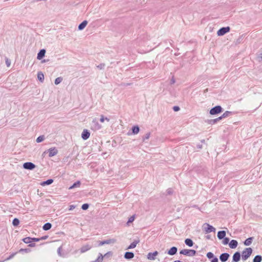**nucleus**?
Wrapping results in <instances>:
<instances>
[{
	"instance_id": "nucleus-32",
	"label": "nucleus",
	"mask_w": 262,
	"mask_h": 262,
	"mask_svg": "<svg viewBox=\"0 0 262 262\" xmlns=\"http://www.w3.org/2000/svg\"><path fill=\"white\" fill-rule=\"evenodd\" d=\"M63 78L61 77H57L55 79L54 83L56 85L59 84L62 81Z\"/></svg>"
},
{
	"instance_id": "nucleus-6",
	"label": "nucleus",
	"mask_w": 262,
	"mask_h": 262,
	"mask_svg": "<svg viewBox=\"0 0 262 262\" xmlns=\"http://www.w3.org/2000/svg\"><path fill=\"white\" fill-rule=\"evenodd\" d=\"M230 30V28L229 27H222L217 31V34L218 36H223L229 32Z\"/></svg>"
},
{
	"instance_id": "nucleus-22",
	"label": "nucleus",
	"mask_w": 262,
	"mask_h": 262,
	"mask_svg": "<svg viewBox=\"0 0 262 262\" xmlns=\"http://www.w3.org/2000/svg\"><path fill=\"white\" fill-rule=\"evenodd\" d=\"M185 244L189 247H192L194 243L191 239L186 238L185 240Z\"/></svg>"
},
{
	"instance_id": "nucleus-44",
	"label": "nucleus",
	"mask_w": 262,
	"mask_h": 262,
	"mask_svg": "<svg viewBox=\"0 0 262 262\" xmlns=\"http://www.w3.org/2000/svg\"><path fill=\"white\" fill-rule=\"evenodd\" d=\"M134 220H135V216L133 215L129 218L127 223L129 224V223H132L134 221Z\"/></svg>"
},
{
	"instance_id": "nucleus-31",
	"label": "nucleus",
	"mask_w": 262,
	"mask_h": 262,
	"mask_svg": "<svg viewBox=\"0 0 262 262\" xmlns=\"http://www.w3.org/2000/svg\"><path fill=\"white\" fill-rule=\"evenodd\" d=\"M23 241L26 244H29L30 243H32L31 237H27L24 238L23 239Z\"/></svg>"
},
{
	"instance_id": "nucleus-14",
	"label": "nucleus",
	"mask_w": 262,
	"mask_h": 262,
	"mask_svg": "<svg viewBox=\"0 0 262 262\" xmlns=\"http://www.w3.org/2000/svg\"><path fill=\"white\" fill-rule=\"evenodd\" d=\"M238 242L235 239H232L229 243V247L231 249H234L237 247Z\"/></svg>"
},
{
	"instance_id": "nucleus-63",
	"label": "nucleus",
	"mask_w": 262,
	"mask_h": 262,
	"mask_svg": "<svg viewBox=\"0 0 262 262\" xmlns=\"http://www.w3.org/2000/svg\"><path fill=\"white\" fill-rule=\"evenodd\" d=\"M197 147H198V148H200V149L202 148V145H199H199H197Z\"/></svg>"
},
{
	"instance_id": "nucleus-16",
	"label": "nucleus",
	"mask_w": 262,
	"mask_h": 262,
	"mask_svg": "<svg viewBox=\"0 0 262 262\" xmlns=\"http://www.w3.org/2000/svg\"><path fill=\"white\" fill-rule=\"evenodd\" d=\"M226 232L224 230L219 231L217 232V236L219 239H222L226 236Z\"/></svg>"
},
{
	"instance_id": "nucleus-54",
	"label": "nucleus",
	"mask_w": 262,
	"mask_h": 262,
	"mask_svg": "<svg viewBox=\"0 0 262 262\" xmlns=\"http://www.w3.org/2000/svg\"><path fill=\"white\" fill-rule=\"evenodd\" d=\"M131 84H132L131 83H122L121 84V85L126 86L131 85Z\"/></svg>"
},
{
	"instance_id": "nucleus-1",
	"label": "nucleus",
	"mask_w": 262,
	"mask_h": 262,
	"mask_svg": "<svg viewBox=\"0 0 262 262\" xmlns=\"http://www.w3.org/2000/svg\"><path fill=\"white\" fill-rule=\"evenodd\" d=\"M253 250L251 248H246L243 251L241 254L242 259L243 260H246L248 258L250 257L252 254Z\"/></svg>"
},
{
	"instance_id": "nucleus-23",
	"label": "nucleus",
	"mask_w": 262,
	"mask_h": 262,
	"mask_svg": "<svg viewBox=\"0 0 262 262\" xmlns=\"http://www.w3.org/2000/svg\"><path fill=\"white\" fill-rule=\"evenodd\" d=\"M52 227V224L50 223H47L45 224L42 227L44 230L47 231L50 230Z\"/></svg>"
},
{
	"instance_id": "nucleus-34",
	"label": "nucleus",
	"mask_w": 262,
	"mask_h": 262,
	"mask_svg": "<svg viewBox=\"0 0 262 262\" xmlns=\"http://www.w3.org/2000/svg\"><path fill=\"white\" fill-rule=\"evenodd\" d=\"M19 224V220L17 218H14L12 221V224L14 226H17Z\"/></svg>"
},
{
	"instance_id": "nucleus-9",
	"label": "nucleus",
	"mask_w": 262,
	"mask_h": 262,
	"mask_svg": "<svg viewBox=\"0 0 262 262\" xmlns=\"http://www.w3.org/2000/svg\"><path fill=\"white\" fill-rule=\"evenodd\" d=\"M90 132L88 129H84L81 134V138L84 140H86L90 137Z\"/></svg>"
},
{
	"instance_id": "nucleus-26",
	"label": "nucleus",
	"mask_w": 262,
	"mask_h": 262,
	"mask_svg": "<svg viewBox=\"0 0 262 262\" xmlns=\"http://www.w3.org/2000/svg\"><path fill=\"white\" fill-rule=\"evenodd\" d=\"M53 182V180L52 179H50L47 180V181H43L41 183V185L42 186L44 185H49L51 184Z\"/></svg>"
},
{
	"instance_id": "nucleus-43",
	"label": "nucleus",
	"mask_w": 262,
	"mask_h": 262,
	"mask_svg": "<svg viewBox=\"0 0 262 262\" xmlns=\"http://www.w3.org/2000/svg\"><path fill=\"white\" fill-rule=\"evenodd\" d=\"M219 121L218 118H216L214 119H211L209 121V123L210 124H215Z\"/></svg>"
},
{
	"instance_id": "nucleus-13",
	"label": "nucleus",
	"mask_w": 262,
	"mask_h": 262,
	"mask_svg": "<svg viewBox=\"0 0 262 262\" xmlns=\"http://www.w3.org/2000/svg\"><path fill=\"white\" fill-rule=\"evenodd\" d=\"M46 52L45 49H41L37 54V58L39 60L41 59L45 56Z\"/></svg>"
},
{
	"instance_id": "nucleus-15",
	"label": "nucleus",
	"mask_w": 262,
	"mask_h": 262,
	"mask_svg": "<svg viewBox=\"0 0 262 262\" xmlns=\"http://www.w3.org/2000/svg\"><path fill=\"white\" fill-rule=\"evenodd\" d=\"M177 251L178 249L176 247H172L167 251V254L170 255H173L177 253Z\"/></svg>"
},
{
	"instance_id": "nucleus-19",
	"label": "nucleus",
	"mask_w": 262,
	"mask_h": 262,
	"mask_svg": "<svg viewBox=\"0 0 262 262\" xmlns=\"http://www.w3.org/2000/svg\"><path fill=\"white\" fill-rule=\"evenodd\" d=\"M92 247L89 245H86L83 246H82L80 249V252L81 253H84L86 252L87 251L91 249Z\"/></svg>"
},
{
	"instance_id": "nucleus-56",
	"label": "nucleus",
	"mask_w": 262,
	"mask_h": 262,
	"mask_svg": "<svg viewBox=\"0 0 262 262\" xmlns=\"http://www.w3.org/2000/svg\"><path fill=\"white\" fill-rule=\"evenodd\" d=\"M48 237V236L47 235H45V236H42L40 238V240H45Z\"/></svg>"
},
{
	"instance_id": "nucleus-47",
	"label": "nucleus",
	"mask_w": 262,
	"mask_h": 262,
	"mask_svg": "<svg viewBox=\"0 0 262 262\" xmlns=\"http://www.w3.org/2000/svg\"><path fill=\"white\" fill-rule=\"evenodd\" d=\"M243 39V35H242L240 37H239V38L238 39H237V40L236 41V43H241Z\"/></svg>"
},
{
	"instance_id": "nucleus-28",
	"label": "nucleus",
	"mask_w": 262,
	"mask_h": 262,
	"mask_svg": "<svg viewBox=\"0 0 262 262\" xmlns=\"http://www.w3.org/2000/svg\"><path fill=\"white\" fill-rule=\"evenodd\" d=\"M37 78L40 81L43 82L44 80V75L41 72H38Z\"/></svg>"
},
{
	"instance_id": "nucleus-36",
	"label": "nucleus",
	"mask_w": 262,
	"mask_h": 262,
	"mask_svg": "<svg viewBox=\"0 0 262 262\" xmlns=\"http://www.w3.org/2000/svg\"><path fill=\"white\" fill-rule=\"evenodd\" d=\"M206 256L208 259H213L215 257L213 253L211 252H208L206 254Z\"/></svg>"
},
{
	"instance_id": "nucleus-4",
	"label": "nucleus",
	"mask_w": 262,
	"mask_h": 262,
	"mask_svg": "<svg viewBox=\"0 0 262 262\" xmlns=\"http://www.w3.org/2000/svg\"><path fill=\"white\" fill-rule=\"evenodd\" d=\"M102 126L98 123L96 118L93 119L91 123V128L94 130H97L101 129Z\"/></svg>"
},
{
	"instance_id": "nucleus-60",
	"label": "nucleus",
	"mask_w": 262,
	"mask_h": 262,
	"mask_svg": "<svg viewBox=\"0 0 262 262\" xmlns=\"http://www.w3.org/2000/svg\"><path fill=\"white\" fill-rule=\"evenodd\" d=\"M103 245H104L103 241H100L99 242V246H102Z\"/></svg>"
},
{
	"instance_id": "nucleus-41",
	"label": "nucleus",
	"mask_w": 262,
	"mask_h": 262,
	"mask_svg": "<svg viewBox=\"0 0 262 262\" xmlns=\"http://www.w3.org/2000/svg\"><path fill=\"white\" fill-rule=\"evenodd\" d=\"M89 207V205L87 203L83 204L81 206V209L83 210H87Z\"/></svg>"
},
{
	"instance_id": "nucleus-25",
	"label": "nucleus",
	"mask_w": 262,
	"mask_h": 262,
	"mask_svg": "<svg viewBox=\"0 0 262 262\" xmlns=\"http://www.w3.org/2000/svg\"><path fill=\"white\" fill-rule=\"evenodd\" d=\"M132 130L133 134H137L139 132L140 128L138 125H136L132 127Z\"/></svg>"
},
{
	"instance_id": "nucleus-18",
	"label": "nucleus",
	"mask_w": 262,
	"mask_h": 262,
	"mask_svg": "<svg viewBox=\"0 0 262 262\" xmlns=\"http://www.w3.org/2000/svg\"><path fill=\"white\" fill-rule=\"evenodd\" d=\"M134 257V254L132 252H126L124 254V258L127 259H130Z\"/></svg>"
},
{
	"instance_id": "nucleus-49",
	"label": "nucleus",
	"mask_w": 262,
	"mask_h": 262,
	"mask_svg": "<svg viewBox=\"0 0 262 262\" xmlns=\"http://www.w3.org/2000/svg\"><path fill=\"white\" fill-rule=\"evenodd\" d=\"M31 241L32 242H39L40 241V238L31 237Z\"/></svg>"
},
{
	"instance_id": "nucleus-20",
	"label": "nucleus",
	"mask_w": 262,
	"mask_h": 262,
	"mask_svg": "<svg viewBox=\"0 0 262 262\" xmlns=\"http://www.w3.org/2000/svg\"><path fill=\"white\" fill-rule=\"evenodd\" d=\"M88 21L86 20L83 21L81 23H80L78 26V30H82L87 25Z\"/></svg>"
},
{
	"instance_id": "nucleus-55",
	"label": "nucleus",
	"mask_w": 262,
	"mask_h": 262,
	"mask_svg": "<svg viewBox=\"0 0 262 262\" xmlns=\"http://www.w3.org/2000/svg\"><path fill=\"white\" fill-rule=\"evenodd\" d=\"M219 260L216 257H214L212 260L211 262H218Z\"/></svg>"
},
{
	"instance_id": "nucleus-5",
	"label": "nucleus",
	"mask_w": 262,
	"mask_h": 262,
	"mask_svg": "<svg viewBox=\"0 0 262 262\" xmlns=\"http://www.w3.org/2000/svg\"><path fill=\"white\" fill-rule=\"evenodd\" d=\"M203 229L206 233H210L212 232H215V228L212 226L210 225L207 223H205L203 225Z\"/></svg>"
},
{
	"instance_id": "nucleus-21",
	"label": "nucleus",
	"mask_w": 262,
	"mask_h": 262,
	"mask_svg": "<svg viewBox=\"0 0 262 262\" xmlns=\"http://www.w3.org/2000/svg\"><path fill=\"white\" fill-rule=\"evenodd\" d=\"M253 237H250L247 238L244 242V244L245 246H249L251 244L252 242L253 239Z\"/></svg>"
},
{
	"instance_id": "nucleus-35",
	"label": "nucleus",
	"mask_w": 262,
	"mask_h": 262,
	"mask_svg": "<svg viewBox=\"0 0 262 262\" xmlns=\"http://www.w3.org/2000/svg\"><path fill=\"white\" fill-rule=\"evenodd\" d=\"M233 114V113L230 111H226L225 113L223 114V117L225 118H226L231 115Z\"/></svg>"
},
{
	"instance_id": "nucleus-33",
	"label": "nucleus",
	"mask_w": 262,
	"mask_h": 262,
	"mask_svg": "<svg viewBox=\"0 0 262 262\" xmlns=\"http://www.w3.org/2000/svg\"><path fill=\"white\" fill-rule=\"evenodd\" d=\"M45 139L44 135L39 136L36 139V142L37 143H40L42 141H43Z\"/></svg>"
},
{
	"instance_id": "nucleus-24",
	"label": "nucleus",
	"mask_w": 262,
	"mask_h": 262,
	"mask_svg": "<svg viewBox=\"0 0 262 262\" xmlns=\"http://www.w3.org/2000/svg\"><path fill=\"white\" fill-rule=\"evenodd\" d=\"M104 244H114L116 242V239L115 238H110L105 241H103Z\"/></svg>"
},
{
	"instance_id": "nucleus-37",
	"label": "nucleus",
	"mask_w": 262,
	"mask_h": 262,
	"mask_svg": "<svg viewBox=\"0 0 262 262\" xmlns=\"http://www.w3.org/2000/svg\"><path fill=\"white\" fill-rule=\"evenodd\" d=\"M222 239H223L222 241L223 244L226 245L229 243V238L228 237H225Z\"/></svg>"
},
{
	"instance_id": "nucleus-12",
	"label": "nucleus",
	"mask_w": 262,
	"mask_h": 262,
	"mask_svg": "<svg viewBox=\"0 0 262 262\" xmlns=\"http://www.w3.org/2000/svg\"><path fill=\"white\" fill-rule=\"evenodd\" d=\"M158 251H156L152 253L149 252L148 253L147 257L149 260H154L156 259L155 256L158 255Z\"/></svg>"
},
{
	"instance_id": "nucleus-48",
	"label": "nucleus",
	"mask_w": 262,
	"mask_h": 262,
	"mask_svg": "<svg viewBox=\"0 0 262 262\" xmlns=\"http://www.w3.org/2000/svg\"><path fill=\"white\" fill-rule=\"evenodd\" d=\"M166 192L167 194L170 195L173 193V190L172 188H169L167 190Z\"/></svg>"
},
{
	"instance_id": "nucleus-59",
	"label": "nucleus",
	"mask_w": 262,
	"mask_h": 262,
	"mask_svg": "<svg viewBox=\"0 0 262 262\" xmlns=\"http://www.w3.org/2000/svg\"><path fill=\"white\" fill-rule=\"evenodd\" d=\"M6 64L8 67H9L10 65V62L8 60V59H7L6 61Z\"/></svg>"
},
{
	"instance_id": "nucleus-53",
	"label": "nucleus",
	"mask_w": 262,
	"mask_h": 262,
	"mask_svg": "<svg viewBox=\"0 0 262 262\" xmlns=\"http://www.w3.org/2000/svg\"><path fill=\"white\" fill-rule=\"evenodd\" d=\"M100 121L102 123L104 122V117L103 115H101L100 116Z\"/></svg>"
},
{
	"instance_id": "nucleus-62",
	"label": "nucleus",
	"mask_w": 262,
	"mask_h": 262,
	"mask_svg": "<svg viewBox=\"0 0 262 262\" xmlns=\"http://www.w3.org/2000/svg\"><path fill=\"white\" fill-rule=\"evenodd\" d=\"M104 120L107 121V122L110 121V119L107 117H104Z\"/></svg>"
},
{
	"instance_id": "nucleus-51",
	"label": "nucleus",
	"mask_w": 262,
	"mask_h": 262,
	"mask_svg": "<svg viewBox=\"0 0 262 262\" xmlns=\"http://www.w3.org/2000/svg\"><path fill=\"white\" fill-rule=\"evenodd\" d=\"M173 110L174 112H177L180 110V107L178 106H174L173 107Z\"/></svg>"
},
{
	"instance_id": "nucleus-38",
	"label": "nucleus",
	"mask_w": 262,
	"mask_h": 262,
	"mask_svg": "<svg viewBox=\"0 0 262 262\" xmlns=\"http://www.w3.org/2000/svg\"><path fill=\"white\" fill-rule=\"evenodd\" d=\"M150 136V133H146L143 137V141H145L146 140H147L149 138Z\"/></svg>"
},
{
	"instance_id": "nucleus-11",
	"label": "nucleus",
	"mask_w": 262,
	"mask_h": 262,
	"mask_svg": "<svg viewBox=\"0 0 262 262\" xmlns=\"http://www.w3.org/2000/svg\"><path fill=\"white\" fill-rule=\"evenodd\" d=\"M49 157H52L56 155L58 153V150L55 148H51L48 149Z\"/></svg>"
},
{
	"instance_id": "nucleus-46",
	"label": "nucleus",
	"mask_w": 262,
	"mask_h": 262,
	"mask_svg": "<svg viewBox=\"0 0 262 262\" xmlns=\"http://www.w3.org/2000/svg\"><path fill=\"white\" fill-rule=\"evenodd\" d=\"M105 64L104 63H100V64H99L98 66H97V67L100 69V70H102L103 69H104V67H105Z\"/></svg>"
},
{
	"instance_id": "nucleus-30",
	"label": "nucleus",
	"mask_w": 262,
	"mask_h": 262,
	"mask_svg": "<svg viewBox=\"0 0 262 262\" xmlns=\"http://www.w3.org/2000/svg\"><path fill=\"white\" fill-rule=\"evenodd\" d=\"M103 259V255L101 253H99L98 258L95 261H91V262H102Z\"/></svg>"
},
{
	"instance_id": "nucleus-10",
	"label": "nucleus",
	"mask_w": 262,
	"mask_h": 262,
	"mask_svg": "<svg viewBox=\"0 0 262 262\" xmlns=\"http://www.w3.org/2000/svg\"><path fill=\"white\" fill-rule=\"evenodd\" d=\"M230 256L229 254L227 253H224L220 255V259L222 262H226Z\"/></svg>"
},
{
	"instance_id": "nucleus-50",
	"label": "nucleus",
	"mask_w": 262,
	"mask_h": 262,
	"mask_svg": "<svg viewBox=\"0 0 262 262\" xmlns=\"http://www.w3.org/2000/svg\"><path fill=\"white\" fill-rule=\"evenodd\" d=\"M257 58L259 61H261L262 60V53H260L259 54H258Z\"/></svg>"
},
{
	"instance_id": "nucleus-61",
	"label": "nucleus",
	"mask_w": 262,
	"mask_h": 262,
	"mask_svg": "<svg viewBox=\"0 0 262 262\" xmlns=\"http://www.w3.org/2000/svg\"><path fill=\"white\" fill-rule=\"evenodd\" d=\"M218 120L219 121L222 120V119L224 118V117H223V115L222 116H221L220 117H218Z\"/></svg>"
},
{
	"instance_id": "nucleus-7",
	"label": "nucleus",
	"mask_w": 262,
	"mask_h": 262,
	"mask_svg": "<svg viewBox=\"0 0 262 262\" xmlns=\"http://www.w3.org/2000/svg\"><path fill=\"white\" fill-rule=\"evenodd\" d=\"M36 167V165L30 162H25L23 164V168L25 169L33 170Z\"/></svg>"
},
{
	"instance_id": "nucleus-3",
	"label": "nucleus",
	"mask_w": 262,
	"mask_h": 262,
	"mask_svg": "<svg viewBox=\"0 0 262 262\" xmlns=\"http://www.w3.org/2000/svg\"><path fill=\"white\" fill-rule=\"evenodd\" d=\"M223 111V109L220 105H216L210 110L209 113L211 115H215L222 113Z\"/></svg>"
},
{
	"instance_id": "nucleus-27",
	"label": "nucleus",
	"mask_w": 262,
	"mask_h": 262,
	"mask_svg": "<svg viewBox=\"0 0 262 262\" xmlns=\"http://www.w3.org/2000/svg\"><path fill=\"white\" fill-rule=\"evenodd\" d=\"M262 256L260 255H256L253 259V262H261Z\"/></svg>"
},
{
	"instance_id": "nucleus-52",
	"label": "nucleus",
	"mask_w": 262,
	"mask_h": 262,
	"mask_svg": "<svg viewBox=\"0 0 262 262\" xmlns=\"http://www.w3.org/2000/svg\"><path fill=\"white\" fill-rule=\"evenodd\" d=\"M76 207V206L74 205H71L69 206V210L71 211L75 209Z\"/></svg>"
},
{
	"instance_id": "nucleus-29",
	"label": "nucleus",
	"mask_w": 262,
	"mask_h": 262,
	"mask_svg": "<svg viewBox=\"0 0 262 262\" xmlns=\"http://www.w3.org/2000/svg\"><path fill=\"white\" fill-rule=\"evenodd\" d=\"M81 184V183L79 181H77L75 182L71 186L69 187V189H71L74 188L79 187Z\"/></svg>"
},
{
	"instance_id": "nucleus-58",
	"label": "nucleus",
	"mask_w": 262,
	"mask_h": 262,
	"mask_svg": "<svg viewBox=\"0 0 262 262\" xmlns=\"http://www.w3.org/2000/svg\"><path fill=\"white\" fill-rule=\"evenodd\" d=\"M29 246L30 247H34L35 246V243H29Z\"/></svg>"
},
{
	"instance_id": "nucleus-2",
	"label": "nucleus",
	"mask_w": 262,
	"mask_h": 262,
	"mask_svg": "<svg viewBox=\"0 0 262 262\" xmlns=\"http://www.w3.org/2000/svg\"><path fill=\"white\" fill-rule=\"evenodd\" d=\"M196 253V251L192 249H183L180 251V254L188 256H193Z\"/></svg>"
},
{
	"instance_id": "nucleus-64",
	"label": "nucleus",
	"mask_w": 262,
	"mask_h": 262,
	"mask_svg": "<svg viewBox=\"0 0 262 262\" xmlns=\"http://www.w3.org/2000/svg\"><path fill=\"white\" fill-rule=\"evenodd\" d=\"M173 262H182V261H181L180 260H177L174 261Z\"/></svg>"
},
{
	"instance_id": "nucleus-40",
	"label": "nucleus",
	"mask_w": 262,
	"mask_h": 262,
	"mask_svg": "<svg viewBox=\"0 0 262 262\" xmlns=\"http://www.w3.org/2000/svg\"><path fill=\"white\" fill-rule=\"evenodd\" d=\"M112 255H113L112 252L109 251V252H107V253H106L104 255H103V258L104 257L108 258L110 256H112Z\"/></svg>"
},
{
	"instance_id": "nucleus-42",
	"label": "nucleus",
	"mask_w": 262,
	"mask_h": 262,
	"mask_svg": "<svg viewBox=\"0 0 262 262\" xmlns=\"http://www.w3.org/2000/svg\"><path fill=\"white\" fill-rule=\"evenodd\" d=\"M17 252L12 253L8 257L5 259V261L9 260L12 259L16 254Z\"/></svg>"
},
{
	"instance_id": "nucleus-39",
	"label": "nucleus",
	"mask_w": 262,
	"mask_h": 262,
	"mask_svg": "<svg viewBox=\"0 0 262 262\" xmlns=\"http://www.w3.org/2000/svg\"><path fill=\"white\" fill-rule=\"evenodd\" d=\"M62 246L59 247L57 249V253L59 256L64 257V255L61 253Z\"/></svg>"
},
{
	"instance_id": "nucleus-17",
	"label": "nucleus",
	"mask_w": 262,
	"mask_h": 262,
	"mask_svg": "<svg viewBox=\"0 0 262 262\" xmlns=\"http://www.w3.org/2000/svg\"><path fill=\"white\" fill-rule=\"evenodd\" d=\"M140 242V240H135L132 243H131L129 246L126 248V250L131 249L135 248L137 245Z\"/></svg>"
},
{
	"instance_id": "nucleus-45",
	"label": "nucleus",
	"mask_w": 262,
	"mask_h": 262,
	"mask_svg": "<svg viewBox=\"0 0 262 262\" xmlns=\"http://www.w3.org/2000/svg\"><path fill=\"white\" fill-rule=\"evenodd\" d=\"M31 250L30 249H20L19 251V252H25L26 253L30 252Z\"/></svg>"
},
{
	"instance_id": "nucleus-8",
	"label": "nucleus",
	"mask_w": 262,
	"mask_h": 262,
	"mask_svg": "<svg viewBox=\"0 0 262 262\" xmlns=\"http://www.w3.org/2000/svg\"><path fill=\"white\" fill-rule=\"evenodd\" d=\"M241 257L242 256L241 253L238 251L235 252L232 256V262H238L240 260Z\"/></svg>"
},
{
	"instance_id": "nucleus-57",
	"label": "nucleus",
	"mask_w": 262,
	"mask_h": 262,
	"mask_svg": "<svg viewBox=\"0 0 262 262\" xmlns=\"http://www.w3.org/2000/svg\"><path fill=\"white\" fill-rule=\"evenodd\" d=\"M174 83H175V79H174L173 77H172L170 80V84H174Z\"/></svg>"
}]
</instances>
